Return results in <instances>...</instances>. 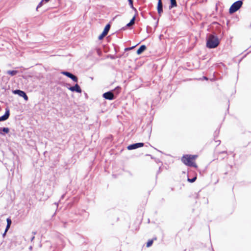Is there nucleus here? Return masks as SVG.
Segmentation results:
<instances>
[{
  "instance_id": "nucleus-2",
  "label": "nucleus",
  "mask_w": 251,
  "mask_h": 251,
  "mask_svg": "<svg viewBox=\"0 0 251 251\" xmlns=\"http://www.w3.org/2000/svg\"><path fill=\"white\" fill-rule=\"evenodd\" d=\"M121 89V88L119 86L116 87L113 90L107 92H105L103 94L102 97L108 100H113L116 98L114 96V95L113 94V91H116L117 92V94H118L120 92V90Z\"/></svg>"
},
{
  "instance_id": "nucleus-33",
  "label": "nucleus",
  "mask_w": 251,
  "mask_h": 251,
  "mask_svg": "<svg viewBox=\"0 0 251 251\" xmlns=\"http://www.w3.org/2000/svg\"><path fill=\"white\" fill-rule=\"evenodd\" d=\"M6 233H5V232L3 233L2 236L4 237Z\"/></svg>"
},
{
  "instance_id": "nucleus-13",
  "label": "nucleus",
  "mask_w": 251,
  "mask_h": 251,
  "mask_svg": "<svg viewBox=\"0 0 251 251\" xmlns=\"http://www.w3.org/2000/svg\"><path fill=\"white\" fill-rule=\"evenodd\" d=\"M146 46L144 45H143L140 47V48L138 49L137 51V54H140L142 53L144 50L146 49Z\"/></svg>"
},
{
  "instance_id": "nucleus-17",
  "label": "nucleus",
  "mask_w": 251,
  "mask_h": 251,
  "mask_svg": "<svg viewBox=\"0 0 251 251\" xmlns=\"http://www.w3.org/2000/svg\"><path fill=\"white\" fill-rule=\"evenodd\" d=\"M156 239H157V238L156 237H154L152 240H149L148 242L147 243V247H151L152 245V243H153V240H156Z\"/></svg>"
},
{
  "instance_id": "nucleus-18",
  "label": "nucleus",
  "mask_w": 251,
  "mask_h": 251,
  "mask_svg": "<svg viewBox=\"0 0 251 251\" xmlns=\"http://www.w3.org/2000/svg\"><path fill=\"white\" fill-rule=\"evenodd\" d=\"M196 179H197V176H195L194 177H193L192 178H190L188 177V179H187V180L189 182L193 183V182H195L196 181Z\"/></svg>"
},
{
  "instance_id": "nucleus-11",
  "label": "nucleus",
  "mask_w": 251,
  "mask_h": 251,
  "mask_svg": "<svg viewBox=\"0 0 251 251\" xmlns=\"http://www.w3.org/2000/svg\"><path fill=\"white\" fill-rule=\"evenodd\" d=\"M157 8L158 13L160 15L161 13L163 12V5L161 0H158Z\"/></svg>"
},
{
  "instance_id": "nucleus-1",
  "label": "nucleus",
  "mask_w": 251,
  "mask_h": 251,
  "mask_svg": "<svg viewBox=\"0 0 251 251\" xmlns=\"http://www.w3.org/2000/svg\"><path fill=\"white\" fill-rule=\"evenodd\" d=\"M220 42L217 36L210 34L206 43V46L209 49H214L216 48L219 44Z\"/></svg>"
},
{
  "instance_id": "nucleus-28",
  "label": "nucleus",
  "mask_w": 251,
  "mask_h": 251,
  "mask_svg": "<svg viewBox=\"0 0 251 251\" xmlns=\"http://www.w3.org/2000/svg\"><path fill=\"white\" fill-rule=\"evenodd\" d=\"M226 153V151H221L220 152V153Z\"/></svg>"
},
{
  "instance_id": "nucleus-31",
  "label": "nucleus",
  "mask_w": 251,
  "mask_h": 251,
  "mask_svg": "<svg viewBox=\"0 0 251 251\" xmlns=\"http://www.w3.org/2000/svg\"><path fill=\"white\" fill-rule=\"evenodd\" d=\"M216 142H217V143H218V145H219L221 142V141L220 140L217 141Z\"/></svg>"
},
{
  "instance_id": "nucleus-37",
  "label": "nucleus",
  "mask_w": 251,
  "mask_h": 251,
  "mask_svg": "<svg viewBox=\"0 0 251 251\" xmlns=\"http://www.w3.org/2000/svg\"><path fill=\"white\" fill-rule=\"evenodd\" d=\"M33 233L34 234V235H35L36 234L35 232H33Z\"/></svg>"
},
{
  "instance_id": "nucleus-12",
  "label": "nucleus",
  "mask_w": 251,
  "mask_h": 251,
  "mask_svg": "<svg viewBox=\"0 0 251 251\" xmlns=\"http://www.w3.org/2000/svg\"><path fill=\"white\" fill-rule=\"evenodd\" d=\"M135 16H134L130 20L129 23L126 24V25L123 27V29H126L127 27H130V26L133 25L135 23Z\"/></svg>"
},
{
  "instance_id": "nucleus-21",
  "label": "nucleus",
  "mask_w": 251,
  "mask_h": 251,
  "mask_svg": "<svg viewBox=\"0 0 251 251\" xmlns=\"http://www.w3.org/2000/svg\"><path fill=\"white\" fill-rule=\"evenodd\" d=\"M135 47H136V46H132L131 47L126 48L125 49V51H126L134 49Z\"/></svg>"
},
{
  "instance_id": "nucleus-32",
  "label": "nucleus",
  "mask_w": 251,
  "mask_h": 251,
  "mask_svg": "<svg viewBox=\"0 0 251 251\" xmlns=\"http://www.w3.org/2000/svg\"><path fill=\"white\" fill-rule=\"evenodd\" d=\"M216 142H217V143H218V145H219L221 142V141L220 140L217 141Z\"/></svg>"
},
{
  "instance_id": "nucleus-22",
  "label": "nucleus",
  "mask_w": 251,
  "mask_h": 251,
  "mask_svg": "<svg viewBox=\"0 0 251 251\" xmlns=\"http://www.w3.org/2000/svg\"><path fill=\"white\" fill-rule=\"evenodd\" d=\"M190 155L191 160H195L197 157V155Z\"/></svg>"
},
{
  "instance_id": "nucleus-19",
  "label": "nucleus",
  "mask_w": 251,
  "mask_h": 251,
  "mask_svg": "<svg viewBox=\"0 0 251 251\" xmlns=\"http://www.w3.org/2000/svg\"><path fill=\"white\" fill-rule=\"evenodd\" d=\"M128 2H129V5H130V7L132 9H133L134 10H136V9L133 6V0H128Z\"/></svg>"
},
{
  "instance_id": "nucleus-6",
  "label": "nucleus",
  "mask_w": 251,
  "mask_h": 251,
  "mask_svg": "<svg viewBox=\"0 0 251 251\" xmlns=\"http://www.w3.org/2000/svg\"><path fill=\"white\" fill-rule=\"evenodd\" d=\"M14 94H17L19 96L23 97L25 100H28V97L26 95V93L22 90H15L13 91Z\"/></svg>"
},
{
  "instance_id": "nucleus-5",
  "label": "nucleus",
  "mask_w": 251,
  "mask_h": 251,
  "mask_svg": "<svg viewBox=\"0 0 251 251\" xmlns=\"http://www.w3.org/2000/svg\"><path fill=\"white\" fill-rule=\"evenodd\" d=\"M144 144L143 143H137L128 146L127 149L128 150H132L140 147H142L144 146Z\"/></svg>"
},
{
  "instance_id": "nucleus-24",
  "label": "nucleus",
  "mask_w": 251,
  "mask_h": 251,
  "mask_svg": "<svg viewBox=\"0 0 251 251\" xmlns=\"http://www.w3.org/2000/svg\"><path fill=\"white\" fill-rule=\"evenodd\" d=\"M7 221V225H9L10 226L11 224V220L10 218H7L6 220Z\"/></svg>"
},
{
  "instance_id": "nucleus-29",
  "label": "nucleus",
  "mask_w": 251,
  "mask_h": 251,
  "mask_svg": "<svg viewBox=\"0 0 251 251\" xmlns=\"http://www.w3.org/2000/svg\"><path fill=\"white\" fill-rule=\"evenodd\" d=\"M64 196H65V194L62 195V196H61V197L60 200H61V199H63L64 198Z\"/></svg>"
},
{
  "instance_id": "nucleus-30",
  "label": "nucleus",
  "mask_w": 251,
  "mask_h": 251,
  "mask_svg": "<svg viewBox=\"0 0 251 251\" xmlns=\"http://www.w3.org/2000/svg\"><path fill=\"white\" fill-rule=\"evenodd\" d=\"M34 239V236H33L31 238V240L32 241L33 239Z\"/></svg>"
},
{
  "instance_id": "nucleus-20",
  "label": "nucleus",
  "mask_w": 251,
  "mask_h": 251,
  "mask_svg": "<svg viewBox=\"0 0 251 251\" xmlns=\"http://www.w3.org/2000/svg\"><path fill=\"white\" fill-rule=\"evenodd\" d=\"M188 166H191V167H193L195 168H197L198 167L197 165L195 163H194L192 162H191Z\"/></svg>"
},
{
  "instance_id": "nucleus-26",
  "label": "nucleus",
  "mask_w": 251,
  "mask_h": 251,
  "mask_svg": "<svg viewBox=\"0 0 251 251\" xmlns=\"http://www.w3.org/2000/svg\"><path fill=\"white\" fill-rule=\"evenodd\" d=\"M10 227V226L9 225H7L6 226V228L5 229V233H6L7 232V231H8V230L9 229Z\"/></svg>"
},
{
  "instance_id": "nucleus-3",
  "label": "nucleus",
  "mask_w": 251,
  "mask_h": 251,
  "mask_svg": "<svg viewBox=\"0 0 251 251\" xmlns=\"http://www.w3.org/2000/svg\"><path fill=\"white\" fill-rule=\"evenodd\" d=\"M243 4L242 0H239L234 2L229 9V13L232 14L238 10Z\"/></svg>"
},
{
  "instance_id": "nucleus-16",
  "label": "nucleus",
  "mask_w": 251,
  "mask_h": 251,
  "mask_svg": "<svg viewBox=\"0 0 251 251\" xmlns=\"http://www.w3.org/2000/svg\"><path fill=\"white\" fill-rule=\"evenodd\" d=\"M18 73V71L16 70H8L7 71V74L12 76L16 75Z\"/></svg>"
},
{
  "instance_id": "nucleus-15",
  "label": "nucleus",
  "mask_w": 251,
  "mask_h": 251,
  "mask_svg": "<svg viewBox=\"0 0 251 251\" xmlns=\"http://www.w3.org/2000/svg\"><path fill=\"white\" fill-rule=\"evenodd\" d=\"M171 4L169 6V8L171 9L173 7H176L177 6V3L176 0H170Z\"/></svg>"
},
{
  "instance_id": "nucleus-8",
  "label": "nucleus",
  "mask_w": 251,
  "mask_h": 251,
  "mask_svg": "<svg viewBox=\"0 0 251 251\" xmlns=\"http://www.w3.org/2000/svg\"><path fill=\"white\" fill-rule=\"evenodd\" d=\"M67 88L72 92H76L80 93L82 91L80 86L77 83L74 86L67 87Z\"/></svg>"
},
{
  "instance_id": "nucleus-34",
  "label": "nucleus",
  "mask_w": 251,
  "mask_h": 251,
  "mask_svg": "<svg viewBox=\"0 0 251 251\" xmlns=\"http://www.w3.org/2000/svg\"><path fill=\"white\" fill-rule=\"evenodd\" d=\"M54 204L56 205L57 207L58 206V203L55 202V203H54Z\"/></svg>"
},
{
  "instance_id": "nucleus-14",
  "label": "nucleus",
  "mask_w": 251,
  "mask_h": 251,
  "mask_svg": "<svg viewBox=\"0 0 251 251\" xmlns=\"http://www.w3.org/2000/svg\"><path fill=\"white\" fill-rule=\"evenodd\" d=\"M9 129L8 127H0V134L4 135L5 133H8Z\"/></svg>"
},
{
  "instance_id": "nucleus-25",
  "label": "nucleus",
  "mask_w": 251,
  "mask_h": 251,
  "mask_svg": "<svg viewBox=\"0 0 251 251\" xmlns=\"http://www.w3.org/2000/svg\"><path fill=\"white\" fill-rule=\"evenodd\" d=\"M219 133V130H216L214 132V136H218Z\"/></svg>"
},
{
  "instance_id": "nucleus-23",
  "label": "nucleus",
  "mask_w": 251,
  "mask_h": 251,
  "mask_svg": "<svg viewBox=\"0 0 251 251\" xmlns=\"http://www.w3.org/2000/svg\"><path fill=\"white\" fill-rule=\"evenodd\" d=\"M44 0H42L38 4V6L36 7V9L37 10L38 8L41 7L43 5V2Z\"/></svg>"
},
{
  "instance_id": "nucleus-4",
  "label": "nucleus",
  "mask_w": 251,
  "mask_h": 251,
  "mask_svg": "<svg viewBox=\"0 0 251 251\" xmlns=\"http://www.w3.org/2000/svg\"><path fill=\"white\" fill-rule=\"evenodd\" d=\"M110 24H107L106 25V26H105L104 27V29L103 31V32H102V33L99 36V40H101L104 37H105L108 33L109 29H110Z\"/></svg>"
},
{
  "instance_id": "nucleus-27",
  "label": "nucleus",
  "mask_w": 251,
  "mask_h": 251,
  "mask_svg": "<svg viewBox=\"0 0 251 251\" xmlns=\"http://www.w3.org/2000/svg\"><path fill=\"white\" fill-rule=\"evenodd\" d=\"M200 79L208 80V78L206 76H203L202 78H200Z\"/></svg>"
},
{
  "instance_id": "nucleus-38",
  "label": "nucleus",
  "mask_w": 251,
  "mask_h": 251,
  "mask_svg": "<svg viewBox=\"0 0 251 251\" xmlns=\"http://www.w3.org/2000/svg\"><path fill=\"white\" fill-rule=\"evenodd\" d=\"M250 27H251V25H250Z\"/></svg>"
},
{
  "instance_id": "nucleus-7",
  "label": "nucleus",
  "mask_w": 251,
  "mask_h": 251,
  "mask_svg": "<svg viewBox=\"0 0 251 251\" xmlns=\"http://www.w3.org/2000/svg\"><path fill=\"white\" fill-rule=\"evenodd\" d=\"M62 74L67 77L70 78L72 80H73L75 82H77L78 79L77 77L72 74V73L67 72V71H64L62 72Z\"/></svg>"
},
{
  "instance_id": "nucleus-9",
  "label": "nucleus",
  "mask_w": 251,
  "mask_h": 251,
  "mask_svg": "<svg viewBox=\"0 0 251 251\" xmlns=\"http://www.w3.org/2000/svg\"><path fill=\"white\" fill-rule=\"evenodd\" d=\"M182 162L186 165H189L192 162L189 155H183L181 158Z\"/></svg>"
},
{
  "instance_id": "nucleus-36",
  "label": "nucleus",
  "mask_w": 251,
  "mask_h": 251,
  "mask_svg": "<svg viewBox=\"0 0 251 251\" xmlns=\"http://www.w3.org/2000/svg\"><path fill=\"white\" fill-rule=\"evenodd\" d=\"M249 49H250V51H251V46L250 47V48H249Z\"/></svg>"
},
{
  "instance_id": "nucleus-35",
  "label": "nucleus",
  "mask_w": 251,
  "mask_h": 251,
  "mask_svg": "<svg viewBox=\"0 0 251 251\" xmlns=\"http://www.w3.org/2000/svg\"><path fill=\"white\" fill-rule=\"evenodd\" d=\"M97 51H98V53L99 54V53H100V50H97Z\"/></svg>"
},
{
  "instance_id": "nucleus-10",
  "label": "nucleus",
  "mask_w": 251,
  "mask_h": 251,
  "mask_svg": "<svg viewBox=\"0 0 251 251\" xmlns=\"http://www.w3.org/2000/svg\"><path fill=\"white\" fill-rule=\"evenodd\" d=\"M9 115H10V111H9V108L8 107H7L5 108V114L3 115H2V116L0 117V121H3L7 120L9 118Z\"/></svg>"
}]
</instances>
